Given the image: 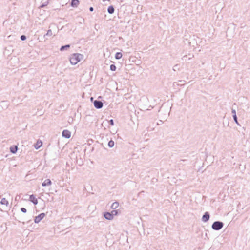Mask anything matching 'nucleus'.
<instances>
[{"instance_id": "f257e3e1", "label": "nucleus", "mask_w": 250, "mask_h": 250, "mask_svg": "<svg viewBox=\"0 0 250 250\" xmlns=\"http://www.w3.org/2000/svg\"><path fill=\"white\" fill-rule=\"evenodd\" d=\"M83 55L81 54L74 53L71 55L69 60L72 65H75L83 59Z\"/></svg>"}, {"instance_id": "f03ea898", "label": "nucleus", "mask_w": 250, "mask_h": 250, "mask_svg": "<svg viewBox=\"0 0 250 250\" xmlns=\"http://www.w3.org/2000/svg\"><path fill=\"white\" fill-rule=\"evenodd\" d=\"M224 226V223L219 221H216L213 223L211 226L212 229L214 230H220Z\"/></svg>"}, {"instance_id": "7ed1b4c3", "label": "nucleus", "mask_w": 250, "mask_h": 250, "mask_svg": "<svg viewBox=\"0 0 250 250\" xmlns=\"http://www.w3.org/2000/svg\"><path fill=\"white\" fill-rule=\"evenodd\" d=\"M93 105L96 108L101 109L103 106V103L101 101L96 100L93 102Z\"/></svg>"}, {"instance_id": "20e7f679", "label": "nucleus", "mask_w": 250, "mask_h": 250, "mask_svg": "<svg viewBox=\"0 0 250 250\" xmlns=\"http://www.w3.org/2000/svg\"><path fill=\"white\" fill-rule=\"evenodd\" d=\"M45 216L44 213H42L36 216L34 219V222L35 223H39Z\"/></svg>"}, {"instance_id": "39448f33", "label": "nucleus", "mask_w": 250, "mask_h": 250, "mask_svg": "<svg viewBox=\"0 0 250 250\" xmlns=\"http://www.w3.org/2000/svg\"><path fill=\"white\" fill-rule=\"evenodd\" d=\"M210 218V214L208 212H206L202 216V221L204 222L208 221Z\"/></svg>"}, {"instance_id": "423d86ee", "label": "nucleus", "mask_w": 250, "mask_h": 250, "mask_svg": "<svg viewBox=\"0 0 250 250\" xmlns=\"http://www.w3.org/2000/svg\"><path fill=\"white\" fill-rule=\"evenodd\" d=\"M63 137L68 139L71 137V132L68 130H64L62 132Z\"/></svg>"}, {"instance_id": "0eeeda50", "label": "nucleus", "mask_w": 250, "mask_h": 250, "mask_svg": "<svg viewBox=\"0 0 250 250\" xmlns=\"http://www.w3.org/2000/svg\"><path fill=\"white\" fill-rule=\"evenodd\" d=\"M104 218L108 220H112L113 218L110 212H105L104 214Z\"/></svg>"}, {"instance_id": "6e6552de", "label": "nucleus", "mask_w": 250, "mask_h": 250, "mask_svg": "<svg viewBox=\"0 0 250 250\" xmlns=\"http://www.w3.org/2000/svg\"><path fill=\"white\" fill-rule=\"evenodd\" d=\"M29 201L32 202L35 205L38 204V200L33 194L30 195Z\"/></svg>"}, {"instance_id": "1a4fd4ad", "label": "nucleus", "mask_w": 250, "mask_h": 250, "mask_svg": "<svg viewBox=\"0 0 250 250\" xmlns=\"http://www.w3.org/2000/svg\"><path fill=\"white\" fill-rule=\"evenodd\" d=\"M51 184V181L50 179H47L44 180V181L42 183V187H45L47 186H50Z\"/></svg>"}, {"instance_id": "9d476101", "label": "nucleus", "mask_w": 250, "mask_h": 250, "mask_svg": "<svg viewBox=\"0 0 250 250\" xmlns=\"http://www.w3.org/2000/svg\"><path fill=\"white\" fill-rule=\"evenodd\" d=\"M79 4V0H72L71 1V6L73 7H77Z\"/></svg>"}, {"instance_id": "9b49d317", "label": "nucleus", "mask_w": 250, "mask_h": 250, "mask_svg": "<svg viewBox=\"0 0 250 250\" xmlns=\"http://www.w3.org/2000/svg\"><path fill=\"white\" fill-rule=\"evenodd\" d=\"M52 35V32L51 30L49 29L47 31V33L44 35L43 38H44V41L47 40L46 38L47 36H51Z\"/></svg>"}, {"instance_id": "f8f14e48", "label": "nucleus", "mask_w": 250, "mask_h": 250, "mask_svg": "<svg viewBox=\"0 0 250 250\" xmlns=\"http://www.w3.org/2000/svg\"><path fill=\"white\" fill-rule=\"evenodd\" d=\"M1 204L7 206L9 205L8 201L5 198H2L0 201Z\"/></svg>"}, {"instance_id": "ddd939ff", "label": "nucleus", "mask_w": 250, "mask_h": 250, "mask_svg": "<svg viewBox=\"0 0 250 250\" xmlns=\"http://www.w3.org/2000/svg\"><path fill=\"white\" fill-rule=\"evenodd\" d=\"M17 150H18V147L17 146H14L13 147H11L10 148V152L13 154L15 153L17 151Z\"/></svg>"}, {"instance_id": "4468645a", "label": "nucleus", "mask_w": 250, "mask_h": 250, "mask_svg": "<svg viewBox=\"0 0 250 250\" xmlns=\"http://www.w3.org/2000/svg\"><path fill=\"white\" fill-rule=\"evenodd\" d=\"M107 11L110 14H113L114 12V7L112 5L109 6L107 8Z\"/></svg>"}, {"instance_id": "2eb2a0df", "label": "nucleus", "mask_w": 250, "mask_h": 250, "mask_svg": "<svg viewBox=\"0 0 250 250\" xmlns=\"http://www.w3.org/2000/svg\"><path fill=\"white\" fill-rule=\"evenodd\" d=\"M70 47V45L69 44H67L65 45L62 46L61 47L60 49V50L61 51H64V50H67L68 48H69Z\"/></svg>"}, {"instance_id": "dca6fc26", "label": "nucleus", "mask_w": 250, "mask_h": 250, "mask_svg": "<svg viewBox=\"0 0 250 250\" xmlns=\"http://www.w3.org/2000/svg\"><path fill=\"white\" fill-rule=\"evenodd\" d=\"M119 206V203L117 202H115L111 205V208L112 209H116Z\"/></svg>"}, {"instance_id": "f3484780", "label": "nucleus", "mask_w": 250, "mask_h": 250, "mask_svg": "<svg viewBox=\"0 0 250 250\" xmlns=\"http://www.w3.org/2000/svg\"><path fill=\"white\" fill-rule=\"evenodd\" d=\"M122 57V54L121 52H117L115 54V58L116 59H120Z\"/></svg>"}, {"instance_id": "a211bd4d", "label": "nucleus", "mask_w": 250, "mask_h": 250, "mask_svg": "<svg viewBox=\"0 0 250 250\" xmlns=\"http://www.w3.org/2000/svg\"><path fill=\"white\" fill-rule=\"evenodd\" d=\"M114 146V142L112 140H110L108 143V146L109 147L112 148Z\"/></svg>"}, {"instance_id": "6ab92c4d", "label": "nucleus", "mask_w": 250, "mask_h": 250, "mask_svg": "<svg viewBox=\"0 0 250 250\" xmlns=\"http://www.w3.org/2000/svg\"><path fill=\"white\" fill-rule=\"evenodd\" d=\"M232 116H233V118L234 121L235 122V123L236 124H237L238 125H240L238 120H237V117L236 114H235V115H233Z\"/></svg>"}, {"instance_id": "aec40b11", "label": "nucleus", "mask_w": 250, "mask_h": 250, "mask_svg": "<svg viewBox=\"0 0 250 250\" xmlns=\"http://www.w3.org/2000/svg\"><path fill=\"white\" fill-rule=\"evenodd\" d=\"M42 145V142L40 141V142H37V144L35 146V148L36 149H38L40 148V147Z\"/></svg>"}, {"instance_id": "412c9836", "label": "nucleus", "mask_w": 250, "mask_h": 250, "mask_svg": "<svg viewBox=\"0 0 250 250\" xmlns=\"http://www.w3.org/2000/svg\"><path fill=\"white\" fill-rule=\"evenodd\" d=\"M116 69V67L114 64H111L110 66V70L112 71H114Z\"/></svg>"}, {"instance_id": "4be33fe9", "label": "nucleus", "mask_w": 250, "mask_h": 250, "mask_svg": "<svg viewBox=\"0 0 250 250\" xmlns=\"http://www.w3.org/2000/svg\"><path fill=\"white\" fill-rule=\"evenodd\" d=\"M111 214H112V217L114 215H117L118 213V211L117 210H113L111 212Z\"/></svg>"}, {"instance_id": "5701e85b", "label": "nucleus", "mask_w": 250, "mask_h": 250, "mask_svg": "<svg viewBox=\"0 0 250 250\" xmlns=\"http://www.w3.org/2000/svg\"><path fill=\"white\" fill-rule=\"evenodd\" d=\"M21 41H24L26 39V36L25 35H21L20 37Z\"/></svg>"}, {"instance_id": "b1692460", "label": "nucleus", "mask_w": 250, "mask_h": 250, "mask_svg": "<svg viewBox=\"0 0 250 250\" xmlns=\"http://www.w3.org/2000/svg\"><path fill=\"white\" fill-rule=\"evenodd\" d=\"M48 4V2H46L43 4H42L40 6V8H43L45 6H46Z\"/></svg>"}, {"instance_id": "393cba45", "label": "nucleus", "mask_w": 250, "mask_h": 250, "mask_svg": "<svg viewBox=\"0 0 250 250\" xmlns=\"http://www.w3.org/2000/svg\"><path fill=\"white\" fill-rule=\"evenodd\" d=\"M21 212H22L23 213H26L27 212V210L25 208H21Z\"/></svg>"}, {"instance_id": "a878e982", "label": "nucleus", "mask_w": 250, "mask_h": 250, "mask_svg": "<svg viewBox=\"0 0 250 250\" xmlns=\"http://www.w3.org/2000/svg\"><path fill=\"white\" fill-rule=\"evenodd\" d=\"M109 123L111 125H114V121L113 119H111L109 121Z\"/></svg>"}, {"instance_id": "bb28decb", "label": "nucleus", "mask_w": 250, "mask_h": 250, "mask_svg": "<svg viewBox=\"0 0 250 250\" xmlns=\"http://www.w3.org/2000/svg\"><path fill=\"white\" fill-rule=\"evenodd\" d=\"M231 112H232V115H235V114H236V111H235V109H232V111H231Z\"/></svg>"}, {"instance_id": "cd10ccee", "label": "nucleus", "mask_w": 250, "mask_h": 250, "mask_svg": "<svg viewBox=\"0 0 250 250\" xmlns=\"http://www.w3.org/2000/svg\"><path fill=\"white\" fill-rule=\"evenodd\" d=\"M93 10H94V8H93V7H90L89 8V11H90L92 12Z\"/></svg>"}, {"instance_id": "c85d7f7f", "label": "nucleus", "mask_w": 250, "mask_h": 250, "mask_svg": "<svg viewBox=\"0 0 250 250\" xmlns=\"http://www.w3.org/2000/svg\"><path fill=\"white\" fill-rule=\"evenodd\" d=\"M93 97H91V100H93Z\"/></svg>"}]
</instances>
